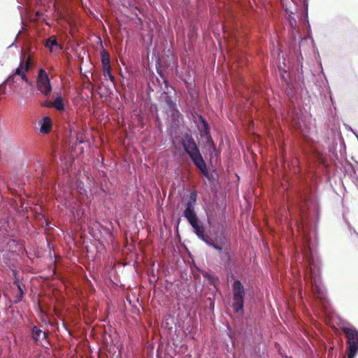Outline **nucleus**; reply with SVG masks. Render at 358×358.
Listing matches in <instances>:
<instances>
[{"instance_id": "obj_19", "label": "nucleus", "mask_w": 358, "mask_h": 358, "mask_svg": "<svg viewBox=\"0 0 358 358\" xmlns=\"http://www.w3.org/2000/svg\"><path fill=\"white\" fill-rule=\"evenodd\" d=\"M202 275L203 278H205L211 285L215 286L216 282L219 281L217 278L213 277L212 275L208 273L207 272H203Z\"/></svg>"}, {"instance_id": "obj_34", "label": "nucleus", "mask_w": 358, "mask_h": 358, "mask_svg": "<svg viewBox=\"0 0 358 358\" xmlns=\"http://www.w3.org/2000/svg\"><path fill=\"white\" fill-rule=\"evenodd\" d=\"M165 85H166V87L168 88L167 82L166 80H165Z\"/></svg>"}, {"instance_id": "obj_23", "label": "nucleus", "mask_w": 358, "mask_h": 358, "mask_svg": "<svg viewBox=\"0 0 358 358\" xmlns=\"http://www.w3.org/2000/svg\"><path fill=\"white\" fill-rule=\"evenodd\" d=\"M282 6L287 14H294L297 11V8L295 6L293 8H288L287 6L283 4Z\"/></svg>"}, {"instance_id": "obj_29", "label": "nucleus", "mask_w": 358, "mask_h": 358, "mask_svg": "<svg viewBox=\"0 0 358 358\" xmlns=\"http://www.w3.org/2000/svg\"><path fill=\"white\" fill-rule=\"evenodd\" d=\"M41 105L43 107L50 108V107H52V102H51L50 101H46L43 102Z\"/></svg>"}, {"instance_id": "obj_12", "label": "nucleus", "mask_w": 358, "mask_h": 358, "mask_svg": "<svg viewBox=\"0 0 358 358\" xmlns=\"http://www.w3.org/2000/svg\"><path fill=\"white\" fill-rule=\"evenodd\" d=\"M45 46L52 52L55 50L59 51L63 48L62 45L58 43L56 36H52L45 41Z\"/></svg>"}, {"instance_id": "obj_4", "label": "nucleus", "mask_w": 358, "mask_h": 358, "mask_svg": "<svg viewBox=\"0 0 358 358\" xmlns=\"http://www.w3.org/2000/svg\"><path fill=\"white\" fill-rule=\"evenodd\" d=\"M232 308L236 313L243 311L245 290L240 280H235L232 284Z\"/></svg>"}, {"instance_id": "obj_31", "label": "nucleus", "mask_w": 358, "mask_h": 358, "mask_svg": "<svg viewBox=\"0 0 358 358\" xmlns=\"http://www.w3.org/2000/svg\"><path fill=\"white\" fill-rule=\"evenodd\" d=\"M349 130H350L352 132H353L355 134L356 136H357V135H358L356 132H355L353 131V129L351 127H349Z\"/></svg>"}, {"instance_id": "obj_1", "label": "nucleus", "mask_w": 358, "mask_h": 358, "mask_svg": "<svg viewBox=\"0 0 358 358\" xmlns=\"http://www.w3.org/2000/svg\"><path fill=\"white\" fill-rule=\"evenodd\" d=\"M304 206L301 208V228L304 240L303 265L305 280L311 285L312 291L317 298L324 296L320 278V262L311 249V236L316 235L317 223L320 217L317 199L312 194L303 198Z\"/></svg>"}, {"instance_id": "obj_24", "label": "nucleus", "mask_w": 358, "mask_h": 358, "mask_svg": "<svg viewBox=\"0 0 358 358\" xmlns=\"http://www.w3.org/2000/svg\"><path fill=\"white\" fill-rule=\"evenodd\" d=\"M103 76L105 78H108V79L112 82V83H115V77L113 75L112 73V69L108 71H106L103 73Z\"/></svg>"}, {"instance_id": "obj_8", "label": "nucleus", "mask_w": 358, "mask_h": 358, "mask_svg": "<svg viewBox=\"0 0 358 358\" xmlns=\"http://www.w3.org/2000/svg\"><path fill=\"white\" fill-rule=\"evenodd\" d=\"M15 229V220L13 217L5 216L0 220V240Z\"/></svg>"}, {"instance_id": "obj_16", "label": "nucleus", "mask_w": 358, "mask_h": 358, "mask_svg": "<svg viewBox=\"0 0 358 358\" xmlns=\"http://www.w3.org/2000/svg\"><path fill=\"white\" fill-rule=\"evenodd\" d=\"M52 107L58 111H64L65 106L64 103V99L62 96H57L52 102Z\"/></svg>"}, {"instance_id": "obj_3", "label": "nucleus", "mask_w": 358, "mask_h": 358, "mask_svg": "<svg viewBox=\"0 0 358 358\" xmlns=\"http://www.w3.org/2000/svg\"><path fill=\"white\" fill-rule=\"evenodd\" d=\"M197 199V193L192 191L189 194V197L185 205V209L183 212V216L187 220L188 223L192 227L193 232L202 241H206L208 238L203 222L199 219L196 211L195 204Z\"/></svg>"}, {"instance_id": "obj_26", "label": "nucleus", "mask_w": 358, "mask_h": 358, "mask_svg": "<svg viewBox=\"0 0 358 358\" xmlns=\"http://www.w3.org/2000/svg\"><path fill=\"white\" fill-rule=\"evenodd\" d=\"M308 38H303L301 39L300 42H299V55L301 56V48L302 47H303L304 44L306 43H308Z\"/></svg>"}, {"instance_id": "obj_22", "label": "nucleus", "mask_w": 358, "mask_h": 358, "mask_svg": "<svg viewBox=\"0 0 358 358\" xmlns=\"http://www.w3.org/2000/svg\"><path fill=\"white\" fill-rule=\"evenodd\" d=\"M15 283L17 284V289H18V296L17 297V299L15 301V303H17L22 300V299L23 297L24 292H23V290L21 287V285H20L18 280H15Z\"/></svg>"}, {"instance_id": "obj_18", "label": "nucleus", "mask_w": 358, "mask_h": 358, "mask_svg": "<svg viewBox=\"0 0 358 358\" xmlns=\"http://www.w3.org/2000/svg\"><path fill=\"white\" fill-rule=\"evenodd\" d=\"M201 136L205 138L206 145L208 147V150L210 151V149H214L215 143L210 135V132L208 133V134H201Z\"/></svg>"}, {"instance_id": "obj_28", "label": "nucleus", "mask_w": 358, "mask_h": 358, "mask_svg": "<svg viewBox=\"0 0 358 358\" xmlns=\"http://www.w3.org/2000/svg\"><path fill=\"white\" fill-rule=\"evenodd\" d=\"M102 69H103V73L106 71H108L110 70H111V66H110V64H107V65H103L102 66Z\"/></svg>"}, {"instance_id": "obj_32", "label": "nucleus", "mask_w": 358, "mask_h": 358, "mask_svg": "<svg viewBox=\"0 0 358 358\" xmlns=\"http://www.w3.org/2000/svg\"><path fill=\"white\" fill-rule=\"evenodd\" d=\"M71 199V196L70 194L69 195H67L66 197V200H69Z\"/></svg>"}, {"instance_id": "obj_7", "label": "nucleus", "mask_w": 358, "mask_h": 358, "mask_svg": "<svg viewBox=\"0 0 358 358\" xmlns=\"http://www.w3.org/2000/svg\"><path fill=\"white\" fill-rule=\"evenodd\" d=\"M36 88L44 96H48L52 91L50 79L43 69L38 70L36 78Z\"/></svg>"}, {"instance_id": "obj_20", "label": "nucleus", "mask_w": 358, "mask_h": 358, "mask_svg": "<svg viewBox=\"0 0 358 358\" xmlns=\"http://www.w3.org/2000/svg\"><path fill=\"white\" fill-rule=\"evenodd\" d=\"M286 85L285 93L289 99H292L295 95L296 90L291 84L287 83Z\"/></svg>"}, {"instance_id": "obj_2", "label": "nucleus", "mask_w": 358, "mask_h": 358, "mask_svg": "<svg viewBox=\"0 0 358 358\" xmlns=\"http://www.w3.org/2000/svg\"><path fill=\"white\" fill-rule=\"evenodd\" d=\"M185 154L189 157L192 164L198 169L202 176L210 180V174L208 171L206 163L191 134L185 133L183 138L180 141Z\"/></svg>"}, {"instance_id": "obj_30", "label": "nucleus", "mask_w": 358, "mask_h": 358, "mask_svg": "<svg viewBox=\"0 0 358 358\" xmlns=\"http://www.w3.org/2000/svg\"><path fill=\"white\" fill-rule=\"evenodd\" d=\"M215 152H216V148H215V145H214V149H210V151H209V152L210 155H213V153H214Z\"/></svg>"}, {"instance_id": "obj_5", "label": "nucleus", "mask_w": 358, "mask_h": 358, "mask_svg": "<svg viewBox=\"0 0 358 358\" xmlns=\"http://www.w3.org/2000/svg\"><path fill=\"white\" fill-rule=\"evenodd\" d=\"M342 331L347 339L348 358H355L358 353V330L354 327H343Z\"/></svg>"}, {"instance_id": "obj_13", "label": "nucleus", "mask_w": 358, "mask_h": 358, "mask_svg": "<svg viewBox=\"0 0 358 358\" xmlns=\"http://www.w3.org/2000/svg\"><path fill=\"white\" fill-rule=\"evenodd\" d=\"M40 132L43 134H48L52 127V121L49 116H44L41 121H39Z\"/></svg>"}, {"instance_id": "obj_9", "label": "nucleus", "mask_w": 358, "mask_h": 358, "mask_svg": "<svg viewBox=\"0 0 358 358\" xmlns=\"http://www.w3.org/2000/svg\"><path fill=\"white\" fill-rule=\"evenodd\" d=\"M17 245V241L13 238L11 233L2 236L0 240V251H13Z\"/></svg>"}, {"instance_id": "obj_10", "label": "nucleus", "mask_w": 358, "mask_h": 358, "mask_svg": "<svg viewBox=\"0 0 358 358\" xmlns=\"http://www.w3.org/2000/svg\"><path fill=\"white\" fill-rule=\"evenodd\" d=\"M194 123L196 124V127L201 134H208L210 132V127L208 122L204 119L201 115H196L194 120Z\"/></svg>"}, {"instance_id": "obj_27", "label": "nucleus", "mask_w": 358, "mask_h": 358, "mask_svg": "<svg viewBox=\"0 0 358 358\" xmlns=\"http://www.w3.org/2000/svg\"><path fill=\"white\" fill-rule=\"evenodd\" d=\"M295 0H292L293 3H294ZM301 3H303L304 8L306 9V12H308V0H299Z\"/></svg>"}, {"instance_id": "obj_14", "label": "nucleus", "mask_w": 358, "mask_h": 358, "mask_svg": "<svg viewBox=\"0 0 358 358\" xmlns=\"http://www.w3.org/2000/svg\"><path fill=\"white\" fill-rule=\"evenodd\" d=\"M43 336V340L48 338V334L43 331L38 327L34 326L31 331V337L35 343H38L40 341L41 336Z\"/></svg>"}, {"instance_id": "obj_25", "label": "nucleus", "mask_w": 358, "mask_h": 358, "mask_svg": "<svg viewBox=\"0 0 358 358\" xmlns=\"http://www.w3.org/2000/svg\"><path fill=\"white\" fill-rule=\"evenodd\" d=\"M39 217L40 218L39 219H41L43 220V224H45V226L48 228V229H52V227H50V223L48 220H47L45 217V215H43V214H41L39 215Z\"/></svg>"}, {"instance_id": "obj_15", "label": "nucleus", "mask_w": 358, "mask_h": 358, "mask_svg": "<svg viewBox=\"0 0 358 358\" xmlns=\"http://www.w3.org/2000/svg\"><path fill=\"white\" fill-rule=\"evenodd\" d=\"M164 94H166V96H164V100L169 110L172 112L173 115L178 113L179 111L177 108L175 98L173 96L169 95V92H164Z\"/></svg>"}, {"instance_id": "obj_11", "label": "nucleus", "mask_w": 358, "mask_h": 358, "mask_svg": "<svg viewBox=\"0 0 358 358\" xmlns=\"http://www.w3.org/2000/svg\"><path fill=\"white\" fill-rule=\"evenodd\" d=\"M221 264L224 265L225 268H230L231 262L232 260V253L229 247H224V250L221 251L219 254Z\"/></svg>"}, {"instance_id": "obj_33", "label": "nucleus", "mask_w": 358, "mask_h": 358, "mask_svg": "<svg viewBox=\"0 0 358 358\" xmlns=\"http://www.w3.org/2000/svg\"><path fill=\"white\" fill-rule=\"evenodd\" d=\"M353 234H355V235H357V237H358V233H357L355 229L353 230Z\"/></svg>"}, {"instance_id": "obj_17", "label": "nucleus", "mask_w": 358, "mask_h": 358, "mask_svg": "<svg viewBox=\"0 0 358 358\" xmlns=\"http://www.w3.org/2000/svg\"><path fill=\"white\" fill-rule=\"evenodd\" d=\"M101 59L102 66L110 64V57L109 53L106 50H103L101 52Z\"/></svg>"}, {"instance_id": "obj_21", "label": "nucleus", "mask_w": 358, "mask_h": 358, "mask_svg": "<svg viewBox=\"0 0 358 358\" xmlns=\"http://www.w3.org/2000/svg\"><path fill=\"white\" fill-rule=\"evenodd\" d=\"M206 244H207L208 246L212 247L213 248L215 249L219 252V254L221 252V251L224 250V247H222L218 244L214 243L212 241L209 240V237L204 241Z\"/></svg>"}, {"instance_id": "obj_6", "label": "nucleus", "mask_w": 358, "mask_h": 358, "mask_svg": "<svg viewBox=\"0 0 358 358\" xmlns=\"http://www.w3.org/2000/svg\"><path fill=\"white\" fill-rule=\"evenodd\" d=\"M30 62L29 61L24 62V60H21L18 67L11 73L6 80L3 83V85L7 83L12 85L17 83V76H20L21 79L24 81L29 85H31V83L29 80L26 73L29 71Z\"/></svg>"}]
</instances>
